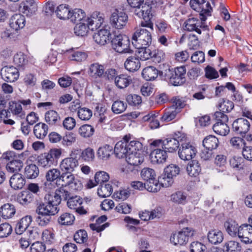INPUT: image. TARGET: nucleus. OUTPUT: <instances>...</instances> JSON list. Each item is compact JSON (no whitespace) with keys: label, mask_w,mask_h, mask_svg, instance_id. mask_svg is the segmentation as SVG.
Masks as SVG:
<instances>
[{"label":"nucleus","mask_w":252,"mask_h":252,"mask_svg":"<svg viewBox=\"0 0 252 252\" xmlns=\"http://www.w3.org/2000/svg\"><path fill=\"white\" fill-rule=\"evenodd\" d=\"M149 46H143L139 48H136L137 55L141 60L145 61L151 59L152 51L149 48Z\"/></svg>","instance_id":"55"},{"label":"nucleus","mask_w":252,"mask_h":252,"mask_svg":"<svg viewBox=\"0 0 252 252\" xmlns=\"http://www.w3.org/2000/svg\"><path fill=\"white\" fill-rule=\"evenodd\" d=\"M110 29L109 26H105L94 33L93 36L94 41L99 45H104L108 41L111 40L113 34L111 33Z\"/></svg>","instance_id":"17"},{"label":"nucleus","mask_w":252,"mask_h":252,"mask_svg":"<svg viewBox=\"0 0 252 252\" xmlns=\"http://www.w3.org/2000/svg\"><path fill=\"white\" fill-rule=\"evenodd\" d=\"M9 110L13 115L21 119H24L25 117V113L23 110L21 103L19 102H10L9 103Z\"/></svg>","instance_id":"44"},{"label":"nucleus","mask_w":252,"mask_h":252,"mask_svg":"<svg viewBox=\"0 0 252 252\" xmlns=\"http://www.w3.org/2000/svg\"><path fill=\"white\" fill-rule=\"evenodd\" d=\"M127 144V136L126 135L122 140L118 141L115 146L114 152L116 156L119 158H126L129 154Z\"/></svg>","instance_id":"19"},{"label":"nucleus","mask_w":252,"mask_h":252,"mask_svg":"<svg viewBox=\"0 0 252 252\" xmlns=\"http://www.w3.org/2000/svg\"><path fill=\"white\" fill-rule=\"evenodd\" d=\"M141 177L147 184V190L149 192H157L160 189V185L156 179V174L154 169L144 168L141 171Z\"/></svg>","instance_id":"8"},{"label":"nucleus","mask_w":252,"mask_h":252,"mask_svg":"<svg viewBox=\"0 0 252 252\" xmlns=\"http://www.w3.org/2000/svg\"><path fill=\"white\" fill-rule=\"evenodd\" d=\"M126 158L128 165L124 169L123 171L129 176L136 174L138 170V166L144 160L143 154L139 152L129 153Z\"/></svg>","instance_id":"7"},{"label":"nucleus","mask_w":252,"mask_h":252,"mask_svg":"<svg viewBox=\"0 0 252 252\" xmlns=\"http://www.w3.org/2000/svg\"><path fill=\"white\" fill-rule=\"evenodd\" d=\"M186 73V69L184 66L169 69L165 73V79L168 80L174 86H179L185 82Z\"/></svg>","instance_id":"10"},{"label":"nucleus","mask_w":252,"mask_h":252,"mask_svg":"<svg viewBox=\"0 0 252 252\" xmlns=\"http://www.w3.org/2000/svg\"><path fill=\"white\" fill-rule=\"evenodd\" d=\"M201 168L198 161L196 160H191L187 166V171L189 176L197 177L200 173Z\"/></svg>","instance_id":"40"},{"label":"nucleus","mask_w":252,"mask_h":252,"mask_svg":"<svg viewBox=\"0 0 252 252\" xmlns=\"http://www.w3.org/2000/svg\"><path fill=\"white\" fill-rule=\"evenodd\" d=\"M114 82L118 88L123 89L132 83V78L127 74H122L115 77Z\"/></svg>","instance_id":"30"},{"label":"nucleus","mask_w":252,"mask_h":252,"mask_svg":"<svg viewBox=\"0 0 252 252\" xmlns=\"http://www.w3.org/2000/svg\"><path fill=\"white\" fill-rule=\"evenodd\" d=\"M48 130V126L43 123H39L34 126L33 133L38 139H42L47 134Z\"/></svg>","instance_id":"37"},{"label":"nucleus","mask_w":252,"mask_h":252,"mask_svg":"<svg viewBox=\"0 0 252 252\" xmlns=\"http://www.w3.org/2000/svg\"><path fill=\"white\" fill-rule=\"evenodd\" d=\"M224 226L228 234L232 237H237L239 231L238 224L234 220H229L224 222Z\"/></svg>","instance_id":"31"},{"label":"nucleus","mask_w":252,"mask_h":252,"mask_svg":"<svg viewBox=\"0 0 252 252\" xmlns=\"http://www.w3.org/2000/svg\"><path fill=\"white\" fill-rule=\"evenodd\" d=\"M25 22L24 16L20 14H16L11 17L9 21V26L13 30L18 31L24 27Z\"/></svg>","instance_id":"26"},{"label":"nucleus","mask_w":252,"mask_h":252,"mask_svg":"<svg viewBox=\"0 0 252 252\" xmlns=\"http://www.w3.org/2000/svg\"><path fill=\"white\" fill-rule=\"evenodd\" d=\"M150 154L151 161L154 163H163L166 160L167 158V151L160 147H155Z\"/></svg>","instance_id":"22"},{"label":"nucleus","mask_w":252,"mask_h":252,"mask_svg":"<svg viewBox=\"0 0 252 252\" xmlns=\"http://www.w3.org/2000/svg\"><path fill=\"white\" fill-rule=\"evenodd\" d=\"M88 27L90 30L94 31V29H97L99 28L103 22V18L102 14L97 12H94L91 17L87 18L86 21Z\"/></svg>","instance_id":"25"},{"label":"nucleus","mask_w":252,"mask_h":252,"mask_svg":"<svg viewBox=\"0 0 252 252\" xmlns=\"http://www.w3.org/2000/svg\"><path fill=\"white\" fill-rule=\"evenodd\" d=\"M89 30L88 24L85 22H80L76 24L74 28V33L78 36H83L86 35Z\"/></svg>","instance_id":"50"},{"label":"nucleus","mask_w":252,"mask_h":252,"mask_svg":"<svg viewBox=\"0 0 252 252\" xmlns=\"http://www.w3.org/2000/svg\"><path fill=\"white\" fill-rule=\"evenodd\" d=\"M232 125L233 131L241 135L245 134L249 131L250 128L249 122L243 118L235 120Z\"/></svg>","instance_id":"20"},{"label":"nucleus","mask_w":252,"mask_h":252,"mask_svg":"<svg viewBox=\"0 0 252 252\" xmlns=\"http://www.w3.org/2000/svg\"><path fill=\"white\" fill-rule=\"evenodd\" d=\"M23 166V162L20 159H16L9 161L6 166L8 172L10 173L18 172Z\"/></svg>","instance_id":"45"},{"label":"nucleus","mask_w":252,"mask_h":252,"mask_svg":"<svg viewBox=\"0 0 252 252\" xmlns=\"http://www.w3.org/2000/svg\"><path fill=\"white\" fill-rule=\"evenodd\" d=\"M58 17L61 19H69L71 11L68 6L66 4H60L56 10Z\"/></svg>","instance_id":"48"},{"label":"nucleus","mask_w":252,"mask_h":252,"mask_svg":"<svg viewBox=\"0 0 252 252\" xmlns=\"http://www.w3.org/2000/svg\"><path fill=\"white\" fill-rule=\"evenodd\" d=\"M34 196L30 191L23 190L19 192L16 197V201L22 205L26 206L32 202Z\"/></svg>","instance_id":"27"},{"label":"nucleus","mask_w":252,"mask_h":252,"mask_svg":"<svg viewBox=\"0 0 252 252\" xmlns=\"http://www.w3.org/2000/svg\"><path fill=\"white\" fill-rule=\"evenodd\" d=\"M92 110L88 108L79 107L78 108L77 115L81 120H89L92 116Z\"/></svg>","instance_id":"57"},{"label":"nucleus","mask_w":252,"mask_h":252,"mask_svg":"<svg viewBox=\"0 0 252 252\" xmlns=\"http://www.w3.org/2000/svg\"><path fill=\"white\" fill-rule=\"evenodd\" d=\"M25 183V178L21 174L18 173L13 174L9 180L11 187L15 190L22 189Z\"/></svg>","instance_id":"28"},{"label":"nucleus","mask_w":252,"mask_h":252,"mask_svg":"<svg viewBox=\"0 0 252 252\" xmlns=\"http://www.w3.org/2000/svg\"><path fill=\"white\" fill-rule=\"evenodd\" d=\"M131 42L135 48L149 46L152 42L151 32L145 29H138L133 33Z\"/></svg>","instance_id":"9"},{"label":"nucleus","mask_w":252,"mask_h":252,"mask_svg":"<svg viewBox=\"0 0 252 252\" xmlns=\"http://www.w3.org/2000/svg\"><path fill=\"white\" fill-rule=\"evenodd\" d=\"M67 56L70 60L77 62L85 61L88 57L85 52L79 50H74L73 49L68 51Z\"/></svg>","instance_id":"34"},{"label":"nucleus","mask_w":252,"mask_h":252,"mask_svg":"<svg viewBox=\"0 0 252 252\" xmlns=\"http://www.w3.org/2000/svg\"><path fill=\"white\" fill-rule=\"evenodd\" d=\"M89 72L90 75L92 77H100L104 75V67L103 65L97 63H93L90 67Z\"/></svg>","instance_id":"46"},{"label":"nucleus","mask_w":252,"mask_h":252,"mask_svg":"<svg viewBox=\"0 0 252 252\" xmlns=\"http://www.w3.org/2000/svg\"><path fill=\"white\" fill-rule=\"evenodd\" d=\"M238 237L245 244L252 243V225L243 224L239 226Z\"/></svg>","instance_id":"21"},{"label":"nucleus","mask_w":252,"mask_h":252,"mask_svg":"<svg viewBox=\"0 0 252 252\" xmlns=\"http://www.w3.org/2000/svg\"><path fill=\"white\" fill-rule=\"evenodd\" d=\"M141 66L138 58L135 57H128L125 63V67L129 71L134 72L138 70Z\"/></svg>","instance_id":"32"},{"label":"nucleus","mask_w":252,"mask_h":252,"mask_svg":"<svg viewBox=\"0 0 252 252\" xmlns=\"http://www.w3.org/2000/svg\"><path fill=\"white\" fill-rule=\"evenodd\" d=\"M180 171V168L178 166L175 164H171L164 169V173L165 175L173 179L179 174Z\"/></svg>","instance_id":"59"},{"label":"nucleus","mask_w":252,"mask_h":252,"mask_svg":"<svg viewBox=\"0 0 252 252\" xmlns=\"http://www.w3.org/2000/svg\"><path fill=\"white\" fill-rule=\"evenodd\" d=\"M60 171L58 169L53 168L46 172L45 177L47 181L53 182L58 179L60 180Z\"/></svg>","instance_id":"60"},{"label":"nucleus","mask_w":252,"mask_h":252,"mask_svg":"<svg viewBox=\"0 0 252 252\" xmlns=\"http://www.w3.org/2000/svg\"><path fill=\"white\" fill-rule=\"evenodd\" d=\"M128 17L126 13L116 9L110 17V22L113 27L118 29H122L127 21Z\"/></svg>","instance_id":"16"},{"label":"nucleus","mask_w":252,"mask_h":252,"mask_svg":"<svg viewBox=\"0 0 252 252\" xmlns=\"http://www.w3.org/2000/svg\"><path fill=\"white\" fill-rule=\"evenodd\" d=\"M0 75L4 81L7 82H13L19 78L18 69L13 66H4L1 69Z\"/></svg>","instance_id":"18"},{"label":"nucleus","mask_w":252,"mask_h":252,"mask_svg":"<svg viewBox=\"0 0 252 252\" xmlns=\"http://www.w3.org/2000/svg\"><path fill=\"white\" fill-rule=\"evenodd\" d=\"M134 14L143 20L141 23L142 27L149 28L151 31H153L154 25L152 22L153 13L152 7L149 1H146L141 7L135 9Z\"/></svg>","instance_id":"6"},{"label":"nucleus","mask_w":252,"mask_h":252,"mask_svg":"<svg viewBox=\"0 0 252 252\" xmlns=\"http://www.w3.org/2000/svg\"><path fill=\"white\" fill-rule=\"evenodd\" d=\"M15 206L9 203L4 204L0 209V214L4 219L11 218L15 215Z\"/></svg>","instance_id":"33"},{"label":"nucleus","mask_w":252,"mask_h":252,"mask_svg":"<svg viewBox=\"0 0 252 252\" xmlns=\"http://www.w3.org/2000/svg\"><path fill=\"white\" fill-rule=\"evenodd\" d=\"M113 192V189L111 184L109 183L101 184L97 189V194L99 196L105 198L111 195Z\"/></svg>","instance_id":"51"},{"label":"nucleus","mask_w":252,"mask_h":252,"mask_svg":"<svg viewBox=\"0 0 252 252\" xmlns=\"http://www.w3.org/2000/svg\"><path fill=\"white\" fill-rule=\"evenodd\" d=\"M112 150L113 147L109 145L101 147L97 150L98 157L103 160H106L112 154Z\"/></svg>","instance_id":"52"},{"label":"nucleus","mask_w":252,"mask_h":252,"mask_svg":"<svg viewBox=\"0 0 252 252\" xmlns=\"http://www.w3.org/2000/svg\"><path fill=\"white\" fill-rule=\"evenodd\" d=\"M190 252H207L206 246L198 241L193 242L190 245Z\"/></svg>","instance_id":"64"},{"label":"nucleus","mask_w":252,"mask_h":252,"mask_svg":"<svg viewBox=\"0 0 252 252\" xmlns=\"http://www.w3.org/2000/svg\"><path fill=\"white\" fill-rule=\"evenodd\" d=\"M171 200L177 204L184 205L187 202V195L186 192L178 191L171 195Z\"/></svg>","instance_id":"49"},{"label":"nucleus","mask_w":252,"mask_h":252,"mask_svg":"<svg viewBox=\"0 0 252 252\" xmlns=\"http://www.w3.org/2000/svg\"><path fill=\"white\" fill-rule=\"evenodd\" d=\"M74 23L77 22H85L87 21V18L85 17V12L81 9H74L70 13L69 19Z\"/></svg>","instance_id":"42"},{"label":"nucleus","mask_w":252,"mask_h":252,"mask_svg":"<svg viewBox=\"0 0 252 252\" xmlns=\"http://www.w3.org/2000/svg\"><path fill=\"white\" fill-rule=\"evenodd\" d=\"M62 143L63 146H71L76 141L75 134L71 132H67L62 137Z\"/></svg>","instance_id":"61"},{"label":"nucleus","mask_w":252,"mask_h":252,"mask_svg":"<svg viewBox=\"0 0 252 252\" xmlns=\"http://www.w3.org/2000/svg\"><path fill=\"white\" fill-rule=\"evenodd\" d=\"M32 218L31 216H27L22 218L16 223L15 231L17 234L21 235L28 228L31 222Z\"/></svg>","instance_id":"29"},{"label":"nucleus","mask_w":252,"mask_h":252,"mask_svg":"<svg viewBox=\"0 0 252 252\" xmlns=\"http://www.w3.org/2000/svg\"><path fill=\"white\" fill-rule=\"evenodd\" d=\"M189 3L191 7L196 11L203 9L204 12L209 14L212 10L210 3L206 0H190Z\"/></svg>","instance_id":"24"},{"label":"nucleus","mask_w":252,"mask_h":252,"mask_svg":"<svg viewBox=\"0 0 252 252\" xmlns=\"http://www.w3.org/2000/svg\"><path fill=\"white\" fill-rule=\"evenodd\" d=\"M186 134L181 131L175 132L172 137H168L164 140L158 139L151 143V147H161L167 152L173 153L180 148L181 143L186 141Z\"/></svg>","instance_id":"1"},{"label":"nucleus","mask_w":252,"mask_h":252,"mask_svg":"<svg viewBox=\"0 0 252 252\" xmlns=\"http://www.w3.org/2000/svg\"><path fill=\"white\" fill-rule=\"evenodd\" d=\"M203 146L208 150H214L219 146V141L215 136L209 135L205 137L203 141Z\"/></svg>","instance_id":"35"},{"label":"nucleus","mask_w":252,"mask_h":252,"mask_svg":"<svg viewBox=\"0 0 252 252\" xmlns=\"http://www.w3.org/2000/svg\"><path fill=\"white\" fill-rule=\"evenodd\" d=\"M196 153V148L189 142L186 136V141L181 143V146L179 149V158L184 160H189L195 156Z\"/></svg>","instance_id":"13"},{"label":"nucleus","mask_w":252,"mask_h":252,"mask_svg":"<svg viewBox=\"0 0 252 252\" xmlns=\"http://www.w3.org/2000/svg\"><path fill=\"white\" fill-rule=\"evenodd\" d=\"M13 62L19 66L24 65L28 62L26 56L22 52L16 54L13 58Z\"/></svg>","instance_id":"62"},{"label":"nucleus","mask_w":252,"mask_h":252,"mask_svg":"<svg viewBox=\"0 0 252 252\" xmlns=\"http://www.w3.org/2000/svg\"><path fill=\"white\" fill-rule=\"evenodd\" d=\"M158 70L154 66H149L143 69L142 75L147 81L155 80L158 75Z\"/></svg>","instance_id":"36"},{"label":"nucleus","mask_w":252,"mask_h":252,"mask_svg":"<svg viewBox=\"0 0 252 252\" xmlns=\"http://www.w3.org/2000/svg\"><path fill=\"white\" fill-rule=\"evenodd\" d=\"M224 247L227 252H241L240 244L235 241H229L225 243Z\"/></svg>","instance_id":"58"},{"label":"nucleus","mask_w":252,"mask_h":252,"mask_svg":"<svg viewBox=\"0 0 252 252\" xmlns=\"http://www.w3.org/2000/svg\"><path fill=\"white\" fill-rule=\"evenodd\" d=\"M179 113L174 107H169L166 108L160 119L163 122H169L174 119Z\"/></svg>","instance_id":"39"},{"label":"nucleus","mask_w":252,"mask_h":252,"mask_svg":"<svg viewBox=\"0 0 252 252\" xmlns=\"http://www.w3.org/2000/svg\"><path fill=\"white\" fill-rule=\"evenodd\" d=\"M214 116L216 122L213 125V130L219 135H226L229 132V127L226 124L228 121L227 116L221 112H216Z\"/></svg>","instance_id":"11"},{"label":"nucleus","mask_w":252,"mask_h":252,"mask_svg":"<svg viewBox=\"0 0 252 252\" xmlns=\"http://www.w3.org/2000/svg\"><path fill=\"white\" fill-rule=\"evenodd\" d=\"M78 152L79 150H77L72 151L70 157L66 158L61 161L60 167L63 172L72 173L77 168L79 165L78 160L74 156Z\"/></svg>","instance_id":"14"},{"label":"nucleus","mask_w":252,"mask_h":252,"mask_svg":"<svg viewBox=\"0 0 252 252\" xmlns=\"http://www.w3.org/2000/svg\"><path fill=\"white\" fill-rule=\"evenodd\" d=\"M87 233L84 230L81 229L77 231L74 235V240L77 243H84L87 241Z\"/></svg>","instance_id":"63"},{"label":"nucleus","mask_w":252,"mask_h":252,"mask_svg":"<svg viewBox=\"0 0 252 252\" xmlns=\"http://www.w3.org/2000/svg\"><path fill=\"white\" fill-rule=\"evenodd\" d=\"M61 149L53 148L38 156L37 160L38 165L48 168L57 163L58 160L62 155Z\"/></svg>","instance_id":"4"},{"label":"nucleus","mask_w":252,"mask_h":252,"mask_svg":"<svg viewBox=\"0 0 252 252\" xmlns=\"http://www.w3.org/2000/svg\"><path fill=\"white\" fill-rule=\"evenodd\" d=\"M111 42L112 48L118 53H132L133 52L130 48V39L126 35L114 33Z\"/></svg>","instance_id":"5"},{"label":"nucleus","mask_w":252,"mask_h":252,"mask_svg":"<svg viewBox=\"0 0 252 252\" xmlns=\"http://www.w3.org/2000/svg\"><path fill=\"white\" fill-rule=\"evenodd\" d=\"M199 18L197 17L189 18L185 22V28L189 31H195L198 34L201 33V31H207L209 30L208 26L206 25L205 21L207 16L211 15V12L209 14L204 12L203 9L199 11Z\"/></svg>","instance_id":"3"},{"label":"nucleus","mask_w":252,"mask_h":252,"mask_svg":"<svg viewBox=\"0 0 252 252\" xmlns=\"http://www.w3.org/2000/svg\"><path fill=\"white\" fill-rule=\"evenodd\" d=\"M60 181L63 182L62 184L63 186H68L73 190H79L82 187L81 182L76 179L71 172L63 173L61 174Z\"/></svg>","instance_id":"15"},{"label":"nucleus","mask_w":252,"mask_h":252,"mask_svg":"<svg viewBox=\"0 0 252 252\" xmlns=\"http://www.w3.org/2000/svg\"><path fill=\"white\" fill-rule=\"evenodd\" d=\"M127 144L129 153H141L143 148L142 144L137 140H130L129 137L127 136Z\"/></svg>","instance_id":"53"},{"label":"nucleus","mask_w":252,"mask_h":252,"mask_svg":"<svg viewBox=\"0 0 252 252\" xmlns=\"http://www.w3.org/2000/svg\"><path fill=\"white\" fill-rule=\"evenodd\" d=\"M82 203V199L77 195L69 197L67 201V206L71 209L76 210V212L80 215L87 213V211L82 206H81Z\"/></svg>","instance_id":"23"},{"label":"nucleus","mask_w":252,"mask_h":252,"mask_svg":"<svg viewBox=\"0 0 252 252\" xmlns=\"http://www.w3.org/2000/svg\"><path fill=\"white\" fill-rule=\"evenodd\" d=\"M75 220L74 216L69 213H63L58 218V222L62 225H72Z\"/></svg>","instance_id":"47"},{"label":"nucleus","mask_w":252,"mask_h":252,"mask_svg":"<svg viewBox=\"0 0 252 252\" xmlns=\"http://www.w3.org/2000/svg\"><path fill=\"white\" fill-rule=\"evenodd\" d=\"M127 108V104L124 101L117 100L115 101L111 107L112 112L116 114L123 113Z\"/></svg>","instance_id":"56"},{"label":"nucleus","mask_w":252,"mask_h":252,"mask_svg":"<svg viewBox=\"0 0 252 252\" xmlns=\"http://www.w3.org/2000/svg\"><path fill=\"white\" fill-rule=\"evenodd\" d=\"M94 128L90 125L85 124L81 126L79 129V134L84 138H89L94 133Z\"/></svg>","instance_id":"54"},{"label":"nucleus","mask_w":252,"mask_h":252,"mask_svg":"<svg viewBox=\"0 0 252 252\" xmlns=\"http://www.w3.org/2000/svg\"><path fill=\"white\" fill-rule=\"evenodd\" d=\"M208 239L209 242L213 244L216 245L222 242L223 240V235L221 231L214 229L208 232Z\"/></svg>","instance_id":"38"},{"label":"nucleus","mask_w":252,"mask_h":252,"mask_svg":"<svg viewBox=\"0 0 252 252\" xmlns=\"http://www.w3.org/2000/svg\"><path fill=\"white\" fill-rule=\"evenodd\" d=\"M194 230L191 227L183 228L181 231L171 235L170 241L175 246L184 245L188 243L189 238L194 235Z\"/></svg>","instance_id":"12"},{"label":"nucleus","mask_w":252,"mask_h":252,"mask_svg":"<svg viewBox=\"0 0 252 252\" xmlns=\"http://www.w3.org/2000/svg\"><path fill=\"white\" fill-rule=\"evenodd\" d=\"M45 120L49 125H58L61 120L58 113L54 110H49L45 114Z\"/></svg>","instance_id":"41"},{"label":"nucleus","mask_w":252,"mask_h":252,"mask_svg":"<svg viewBox=\"0 0 252 252\" xmlns=\"http://www.w3.org/2000/svg\"><path fill=\"white\" fill-rule=\"evenodd\" d=\"M47 200L44 203H40L36 208V212L38 215H48L53 216L59 211V205L61 199L57 193L47 194L45 196Z\"/></svg>","instance_id":"2"},{"label":"nucleus","mask_w":252,"mask_h":252,"mask_svg":"<svg viewBox=\"0 0 252 252\" xmlns=\"http://www.w3.org/2000/svg\"><path fill=\"white\" fill-rule=\"evenodd\" d=\"M39 173V169L34 164L28 165L25 168V176L28 179H35L38 176Z\"/></svg>","instance_id":"43"}]
</instances>
